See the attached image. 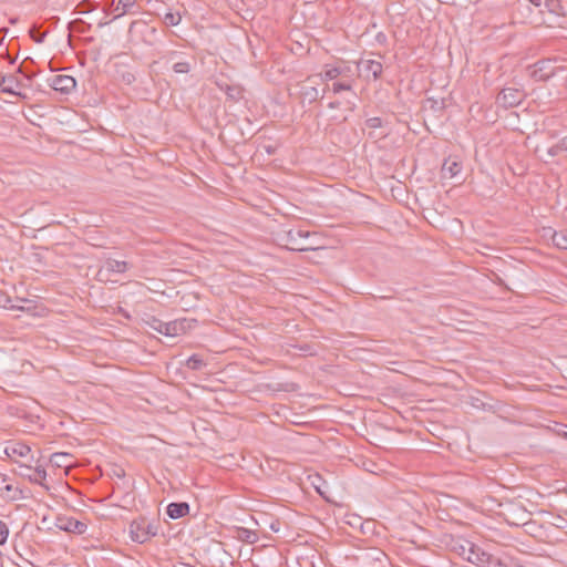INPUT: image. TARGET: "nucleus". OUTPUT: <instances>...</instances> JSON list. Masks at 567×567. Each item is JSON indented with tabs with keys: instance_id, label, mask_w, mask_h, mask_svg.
<instances>
[{
	"instance_id": "obj_28",
	"label": "nucleus",
	"mask_w": 567,
	"mask_h": 567,
	"mask_svg": "<svg viewBox=\"0 0 567 567\" xmlns=\"http://www.w3.org/2000/svg\"><path fill=\"white\" fill-rule=\"evenodd\" d=\"M367 126L370 128H378L381 126L382 121L380 117H371L367 120Z\"/></svg>"
},
{
	"instance_id": "obj_33",
	"label": "nucleus",
	"mask_w": 567,
	"mask_h": 567,
	"mask_svg": "<svg viewBox=\"0 0 567 567\" xmlns=\"http://www.w3.org/2000/svg\"><path fill=\"white\" fill-rule=\"evenodd\" d=\"M3 489H6V491H10V489H11V486H10V485H8V484H6V485L3 486Z\"/></svg>"
},
{
	"instance_id": "obj_15",
	"label": "nucleus",
	"mask_w": 567,
	"mask_h": 567,
	"mask_svg": "<svg viewBox=\"0 0 567 567\" xmlns=\"http://www.w3.org/2000/svg\"><path fill=\"white\" fill-rule=\"evenodd\" d=\"M462 171V165L455 159H446L442 165V175L444 178H454Z\"/></svg>"
},
{
	"instance_id": "obj_36",
	"label": "nucleus",
	"mask_w": 567,
	"mask_h": 567,
	"mask_svg": "<svg viewBox=\"0 0 567 567\" xmlns=\"http://www.w3.org/2000/svg\"><path fill=\"white\" fill-rule=\"evenodd\" d=\"M0 488H3V484H0Z\"/></svg>"
},
{
	"instance_id": "obj_17",
	"label": "nucleus",
	"mask_w": 567,
	"mask_h": 567,
	"mask_svg": "<svg viewBox=\"0 0 567 567\" xmlns=\"http://www.w3.org/2000/svg\"><path fill=\"white\" fill-rule=\"evenodd\" d=\"M50 463L59 468H69L72 465V455L63 452L53 453Z\"/></svg>"
},
{
	"instance_id": "obj_32",
	"label": "nucleus",
	"mask_w": 567,
	"mask_h": 567,
	"mask_svg": "<svg viewBox=\"0 0 567 567\" xmlns=\"http://www.w3.org/2000/svg\"><path fill=\"white\" fill-rule=\"evenodd\" d=\"M527 1L535 7H539L542 4V0H527Z\"/></svg>"
},
{
	"instance_id": "obj_31",
	"label": "nucleus",
	"mask_w": 567,
	"mask_h": 567,
	"mask_svg": "<svg viewBox=\"0 0 567 567\" xmlns=\"http://www.w3.org/2000/svg\"><path fill=\"white\" fill-rule=\"evenodd\" d=\"M559 147L567 152V135L559 140Z\"/></svg>"
},
{
	"instance_id": "obj_22",
	"label": "nucleus",
	"mask_w": 567,
	"mask_h": 567,
	"mask_svg": "<svg viewBox=\"0 0 567 567\" xmlns=\"http://www.w3.org/2000/svg\"><path fill=\"white\" fill-rule=\"evenodd\" d=\"M204 365L205 362L198 354H193L186 360V367L190 370H200Z\"/></svg>"
},
{
	"instance_id": "obj_11",
	"label": "nucleus",
	"mask_w": 567,
	"mask_h": 567,
	"mask_svg": "<svg viewBox=\"0 0 567 567\" xmlns=\"http://www.w3.org/2000/svg\"><path fill=\"white\" fill-rule=\"evenodd\" d=\"M524 97V94L515 87L504 89L497 96V102L504 107H513L518 105Z\"/></svg>"
},
{
	"instance_id": "obj_30",
	"label": "nucleus",
	"mask_w": 567,
	"mask_h": 567,
	"mask_svg": "<svg viewBox=\"0 0 567 567\" xmlns=\"http://www.w3.org/2000/svg\"><path fill=\"white\" fill-rule=\"evenodd\" d=\"M269 528L274 533H278L280 530V523L278 520H274V522L270 523Z\"/></svg>"
},
{
	"instance_id": "obj_34",
	"label": "nucleus",
	"mask_w": 567,
	"mask_h": 567,
	"mask_svg": "<svg viewBox=\"0 0 567 567\" xmlns=\"http://www.w3.org/2000/svg\"><path fill=\"white\" fill-rule=\"evenodd\" d=\"M550 75H551V73L545 74V75H540V79L549 78Z\"/></svg>"
},
{
	"instance_id": "obj_21",
	"label": "nucleus",
	"mask_w": 567,
	"mask_h": 567,
	"mask_svg": "<svg viewBox=\"0 0 567 567\" xmlns=\"http://www.w3.org/2000/svg\"><path fill=\"white\" fill-rule=\"evenodd\" d=\"M144 323L151 328L152 330L158 332L162 334V331L164 329V324L165 322L153 317V316H148L147 318L144 319Z\"/></svg>"
},
{
	"instance_id": "obj_3",
	"label": "nucleus",
	"mask_w": 567,
	"mask_h": 567,
	"mask_svg": "<svg viewBox=\"0 0 567 567\" xmlns=\"http://www.w3.org/2000/svg\"><path fill=\"white\" fill-rule=\"evenodd\" d=\"M54 525L60 530L74 535H83L87 530V523L85 520L68 515H58Z\"/></svg>"
},
{
	"instance_id": "obj_2",
	"label": "nucleus",
	"mask_w": 567,
	"mask_h": 567,
	"mask_svg": "<svg viewBox=\"0 0 567 567\" xmlns=\"http://www.w3.org/2000/svg\"><path fill=\"white\" fill-rule=\"evenodd\" d=\"M310 237L309 231L301 229H291L287 231L282 238L289 250L292 251H308L313 250L316 247L312 244H308L307 239Z\"/></svg>"
},
{
	"instance_id": "obj_1",
	"label": "nucleus",
	"mask_w": 567,
	"mask_h": 567,
	"mask_svg": "<svg viewBox=\"0 0 567 567\" xmlns=\"http://www.w3.org/2000/svg\"><path fill=\"white\" fill-rule=\"evenodd\" d=\"M452 550L464 560L477 567L485 564L498 565L501 567L507 565L499 559H494L486 550L464 538L453 540Z\"/></svg>"
},
{
	"instance_id": "obj_23",
	"label": "nucleus",
	"mask_w": 567,
	"mask_h": 567,
	"mask_svg": "<svg viewBox=\"0 0 567 567\" xmlns=\"http://www.w3.org/2000/svg\"><path fill=\"white\" fill-rule=\"evenodd\" d=\"M331 90L334 94H338L341 91H351L352 90V81L346 80L342 82H334L331 86Z\"/></svg>"
},
{
	"instance_id": "obj_29",
	"label": "nucleus",
	"mask_w": 567,
	"mask_h": 567,
	"mask_svg": "<svg viewBox=\"0 0 567 567\" xmlns=\"http://www.w3.org/2000/svg\"><path fill=\"white\" fill-rule=\"evenodd\" d=\"M560 152H564L563 148L559 147V142L555 144L554 146L549 147L547 150V155L550 157H554L558 155Z\"/></svg>"
},
{
	"instance_id": "obj_24",
	"label": "nucleus",
	"mask_w": 567,
	"mask_h": 567,
	"mask_svg": "<svg viewBox=\"0 0 567 567\" xmlns=\"http://www.w3.org/2000/svg\"><path fill=\"white\" fill-rule=\"evenodd\" d=\"M163 21L167 25L175 27L181 23L182 17L179 13L167 12V13H165V16L163 18Z\"/></svg>"
},
{
	"instance_id": "obj_4",
	"label": "nucleus",
	"mask_w": 567,
	"mask_h": 567,
	"mask_svg": "<svg viewBox=\"0 0 567 567\" xmlns=\"http://www.w3.org/2000/svg\"><path fill=\"white\" fill-rule=\"evenodd\" d=\"M17 473L21 477L29 480L31 483L42 486L47 480V472L39 463H37L34 467L25 463H18Z\"/></svg>"
},
{
	"instance_id": "obj_19",
	"label": "nucleus",
	"mask_w": 567,
	"mask_h": 567,
	"mask_svg": "<svg viewBox=\"0 0 567 567\" xmlns=\"http://www.w3.org/2000/svg\"><path fill=\"white\" fill-rule=\"evenodd\" d=\"M551 240L557 248L567 250V229L555 231L551 236Z\"/></svg>"
},
{
	"instance_id": "obj_9",
	"label": "nucleus",
	"mask_w": 567,
	"mask_h": 567,
	"mask_svg": "<svg viewBox=\"0 0 567 567\" xmlns=\"http://www.w3.org/2000/svg\"><path fill=\"white\" fill-rule=\"evenodd\" d=\"M130 534L133 542L143 544L154 536L155 532H152L151 526L144 522H133L130 526Z\"/></svg>"
},
{
	"instance_id": "obj_10",
	"label": "nucleus",
	"mask_w": 567,
	"mask_h": 567,
	"mask_svg": "<svg viewBox=\"0 0 567 567\" xmlns=\"http://www.w3.org/2000/svg\"><path fill=\"white\" fill-rule=\"evenodd\" d=\"M130 268L128 262L124 260L107 259L97 272L101 280L107 279L110 274H123Z\"/></svg>"
},
{
	"instance_id": "obj_27",
	"label": "nucleus",
	"mask_w": 567,
	"mask_h": 567,
	"mask_svg": "<svg viewBox=\"0 0 567 567\" xmlns=\"http://www.w3.org/2000/svg\"><path fill=\"white\" fill-rule=\"evenodd\" d=\"M9 536V529L4 522L0 519V544L6 543L7 538Z\"/></svg>"
},
{
	"instance_id": "obj_14",
	"label": "nucleus",
	"mask_w": 567,
	"mask_h": 567,
	"mask_svg": "<svg viewBox=\"0 0 567 567\" xmlns=\"http://www.w3.org/2000/svg\"><path fill=\"white\" fill-rule=\"evenodd\" d=\"M359 69L363 72L364 76L378 79L382 73V64L374 60H363L358 64Z\"/></svg>"
},
{
	"instance_id": "obj_8",
	"label": "nucleus",
	"mask_w": 567,
	"mask_h": 567,
	"mask_svg": "<svg viewBox=\"0 0 567 567\" xmlns=\"http://www.w3.org/2000/svg\"><path fill=\"white\" fill-rule=\"evenodd\" d=\"M4 453L18 465L20 463L18 461L19 457L27 458L29 461H33V455L31 452V447L24 443H12L7 445L4 449Z\"/></svg>"
},
{
	"instance_id": "obj_12",
	"label": "nucleus",
	"mask_w": 567,
	"mask_h": 567,
	"mask_svg": "<svg viewBox=\"0 0 567 567\" xmlns=\"http://www.w3.org/2000/svg\"><path fill=\"white\" fill-rule=\"evenodd\" d=\"M349 72H350V68H348V66L326 64L323 66L322 72H320L318 74V76L322 81H331L339 76L348 78Z\"/></svg>"
},
{
	"instance_id": "obj_7",
	"label": "nucleus",
	"mask_w": 567,
	"mask_h": 567,
	"mask_svg": "<svg viewBox=\"0 0 567 567\" xmlns=\"http://www.w3.org/2000/svg\"><path fill=\"white\" fill-rule=\"evenodd\" d=\"M50 86L58 92L69 94L76 86V81L73 76L66 74H58L49 80Z\"/></svg>"
},
{
	"instance_id": "obj_6",
	"label": "nucleus",
	"mask_w": 567,
	"mask_h": 567,
	"mask_svg": "<svg viewBox=\"0 0 567 567\" xmlns=\"http://www.w3.org/2000/svg\"><path fill=\"white\" fill-rule=\"evenodd\" d=\"M0 307L10 310L25 311L29 313H32L34 309L33 301L23 298L13 301L2 291H0Z\"/></svg>"
},
{
	"instance_id": "obj_5",
	"label": "nucleus",
	"mask_w": 567,
	"mask_h": 567,
	"mask_svg": "<svg viewBox=\"0 0 567 567\" xmlns=\"http://www.w3.org/2000/svg\"><path fill=\"white\" fill-rule=\"evenodd\" d=\"M359 564L365 567L379 565L385 567L389 563V558L384 551L379 548H369L363 550L358 557Z\"/></svg>"
},
{
	"instance_id": "obj_16",
	"label": "nucleus",
	"mask_w": 567,
	"mask_h": 567,
	"mask_svg": "<svg viewBox=\"0 0 567 567\" xmlns=\"http://www.w3.org/2000/svg\"><path fill=\"white\" fill-rule=\"evenodd\" d=\"M189 512V505L187 503H171L167 506V515L172 519L184 517Z\"/></svg>"
},
{
	"instance_id": "obj_37",
	"label": "nucleus",
	"mask_w": 567,
	"mask_h": 567,
	"mask_svg": "<svg viewBox=\"0 0 567 567\" xmlns=\"http://www.w3.org/2000/svg\"><path fill=\"white\" fill-rule=\"evenodd\" d=\"M565 436L567 437V431L565 432Z\"/></svg>"
},
{
	"instance_id": "obj_25",
	"label": "nucleus",
	"mask_w": 567,
	"mask_h": 567,
	"mask_svg": "<svg viewBox=\"0 0 567 567\" xmlns=\"http://www.w3.org/2000/svg\"><path fill=\"white\" fill-rule=\"evenodd\" d=\"M305 99H308L310 102L316 101L320 97L319 90L315 86L306 87L302 92Z\"/></svg>"
},
{
	"instance_id": "obj_26",
	"label": "nucleus",
	"mask_w": 567,
	"mask_h": 567,
	"mask_svg": "<svg viewBox=\"0 0 567 567\" xmlns=\"http://www.w3.org/2000/svg\"><path fill=\"white\" fill-rule=\"evenodd\" d=\"M173 70L175 73H188L190 71V65L188 62H176L173 65Z\"/></svg>"
},
{
	"instance_id": "obj_35",
	"label": "nucleus",
	"mask_w": 567,
	"mask_h": 567,
	"mask_svg": "<svg viewBox=\"0 0 567 567\" xmlns=\"http://www.w3.org/2000/svg\"><path fill=\"white\" fill-rule=\"evenodd\" d=\"M329 106H330L331 109H334V107H337V104H336V103H330V104H329Z\"/></svg>"
},
{
	"instance_id": "obj_18",
	"label": "nucleus",
	"mask_w": 567,
	"mask_h": 567,
	"mask_svg": "<svg viewBox=\"0 0 567 567\" xmlns=\"http://www.w3.org/2000/svg\"><path fill=\"white\" fill-rule=\"evenodd\" d=\"M137 0H118L114 8L115 19L121 18L127 13H131L135 7Z\"/></svg>"
},
{
	"instance_id": "obj_20",
	"label": "nucleus",
	"mask_w": 567,
	"mask_h": 567,
	"mask_svg": "<svg viewBox=\"0 0 567 567\" xmlns=\"http://www.w3.org/2000/svg\"><path fill=\"white\" fill-rule=\"evenodd\" d=\"M238 538L243 542H246L248 544H254L258 540V535L256 532L247 529V528H240L238 529Z\"/></svg>"
},
{
	"instance_id": "obj_13",
	"label": "nucleus",
	"mask_w": 567,
	"mask_h": 567,
	"mask_svg": "<svg viewBox=\"0 0 567 567\" xmlns=\"http://www.w3.org/2000/svg\"><path fill=\"white\" fill-rule=\"evenodd\" d=\"M188 328H190V324L186 319L173 320L165 322L162 334L166 337H177L184 333Z\"/></svg>"
}]
</instances>
